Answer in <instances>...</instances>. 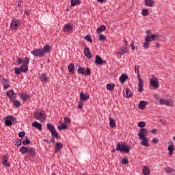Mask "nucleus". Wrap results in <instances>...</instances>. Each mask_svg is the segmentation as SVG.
<instances>
[{
  "instance_id": "41",
  "label": "nucleus",
  "mask_w": 175,
  "mask_h": 175,
  "mask_svg": "<svg viewBox=\"0 0 175 175\" xmlns=\"http://www.w3.org/2000/svg\"><path fill=\"white\" fill-rule=\"evenodd\" d=\"M28 64H29V59L28 57H26L25 59H23V65L28 66Z\"/></svg>"
},
{
  "instance_id": "47",
  "label": "nucleus",
  "mask_w": 175,
  "mask_h": 175,
  "mask_svg": "<svg viewBox=\"0 0 175 175\" xmlns=\"http://www.w3.org/2000/svg\"><path fill=\"white\" fill-rule=\"evenodd\" d=\"M161 38H162L161 34H154V40H159V39H161Z\"/></svg>"
},
{
  "instance_id": "35",
  "label": "nucleus",
  "mask_w": 175,
  "mask_h": 175,
  "mask_svg": "<svg viewBox=\"0 0 175 175\" xmlns=\"http://www.w3.org/2000/svg\"><path fill=\"white\" fill-rule=\"evenodd\" d=\"M40 80L42 82L44 81V83H47V80H49V78H47V76H46V75L42 74L40 77Z\"/></svg>"
},
{
  "instance_id": "24",
  "label": "nucleus",
  "mask_w": 175,
  "mask_h": 175,
  "mask_svg": "<svg viewBox=\"0 0 175 175\" xmlns=\"http://www.w3.org/2000/svg\"><path fill=\"white\" fill-rule=\"evenodd\" d=\"M62 148V143L57 142L55 146V152H58V151H61Z\"/></svg>"
},
{
  "instance_id": "23",
  "label": "nucleus",
  "mask_w": 175,
  "mask_h": 175,
  "mask_svg": "<svg viewBox=\"0 0 175 175\" xmlns=\"http://www.w3.org/2000/svg\"><path fill=\"white\" fill-rule=\"evenodd\" d=\"M68 72L70 75H73L75 73V64L73 63H70L68 66Z\"/></svg>"
},
{
  "instance_id": "44",
  "label": "nucleus",
  "mask_w": 175,
  "mask_h": 175,
  "mask_svg": "<svg viewBox=\"0 0 175 175\" xmlns=\"http://www.w3.org/2000/svg\"><path fill=\"white\" fill-rule=\"evenodd\" d=\"M85 39L88 42H90V43H92V38L91 37V36H90V35L85 36Z\"/></svg>"
},
{
  "instance_id": "4",
  "label": "nucleus",
  "mask_w": 175,
  "mask_h": 175,
  "mask_svg": "<svg viewBox=\"0 0 175 175\" xmlns=\"http://www.w3.org/2000/svg\"><path fill=\"white\" fill-rule=\"evenodd\" d=\"M46 129L49 131L51 133L53 137H55L56 139H60L59 136H58V133H57V130H55V127L54 125L51 123H48L46 124Z\"/></svg>"
},
{
  "instance_id": "1",
  "label": "nucleus",
  "mask_w": 175,
  "mask_h": 175,
  "mask_svg": "<svg viewBox=\"0 0 175 175\" xmlns=\"http://www.w3.org/2000/svg\"><path fill=\"white\" fill-rule=\"evenodd\" d=\"M148 135V130L147 129H140L138 133L139 139L142 140L141 142L142 146L148 147V140L147 136Z\"/></svg>"
},
{
  "instance_id": "59",
  "label": "nucleus",
  "mask_w": 175,
  "mask_h": 175,
  "mask_svg": "<svg viewBox=\"0 0 175 175\" xmlns=\"http://www.w3.org/2000/svg\"><path fill=\"white\" fill-rule=\"evenodd\" d=\"M144 90V89H143V86H139V89H138L139 92H142Z\"/></svg>"
},
{
  "instance_id": "55",
  "label": "nucleus",
  "mask_w": 175,
  "mask_h": 175,
  "mask_svg": "<svg viewBox=\"0 0 175 175\" xmlns=\"http://www.w3.org/2000/svg\"><path fill=\"white\" fill-rule=\"evenodd\" d=\"M165 172H166V173H172V172H173V170H172L171 167H167L165 168Z\"/></svg>"
},
{
  "instance_id": "12",
  "label": "nucleus",
  "mask_w": 175,
  "mask_h": 175,
  "mask_svg": "<svg viewBox=\"0 0 175 175\" xmlns=\"http://www.w3.org/2000/svg\"><path fill=\"white\" fill-rule=\"evenodd\" d=\"M27 153L28 157H31V158H35V155H36V153L35 152V148H28Z\"/></svg>"
},
{
  "instance_id": "61",
  "label": "nucleus",
  "mask_w": 175,
  "mask_h": 175,
  "mask_svg": "<svg viewBox=\"0 0 175 175\" xmlns=\"http://www.w3.org/2000/svg\"><path fill=\"white\" fill-rule=\"evenodd\" d=\"M137 80L138 81H142V77H140V73L137 74Z\"/></svg>"
},
{
  "instance_id": "26",
  "label": "nucleus",
  "mask_w": 175,
  "mask_h": 175,
  "mask_svg": "<svg viewBox=\"0 0 175 175\" xmlns=\"http://www.w3.org/2000/svg\"><path fill=\"white\" fill-rule=\"evenodd\" d=\"M32 126H33L34 128H36L37 129H38V131H42V124L36 121L32 123Z\"/></svg>"
},
{
  "instance_id": "57",
  "label": "nucleus",
  "mask_w": 175,
  "mask_h": 175,
  "mask_svg": "<svg viewBox=\"0 0 175 175\" xmlns=\"http://www.w3.org/2000/svg\"><path fill=\"white\" fill-rule=\"evenodd\" d=\"M150 85L152 87H154V77H152V78L150 79Z\"/></svg>"
},
{
  "instance_id": "28",
  "label": "nucleus",
  "mask_w": 175,
  "mask_h": 175,
  "mask_svg": "<svg viewBox=\"0 0 175 175\" xmlns=\"http://www.w3.org/2000/svg\"><path fill=\"white\" fill-rule=\"evenodd\" d=\"M142 173L144 175H149L150 174V168L148 166H144L142 169Z\"/></svg>"
},
{
  "instance_id": "32",
  "label": "nucleus",
  "mask_w": 175,
  "mask_h": 175,
  "mask_svg": "<svg viewBox=\"0 0 175 175\" xmlns=\"http://www.w3.org/2000/svg\"><path fill=\"white\" fill-rule=\"evenodd\" d=\"M133 94H132V91L129 90V88H126V98H132Z\"/></svg>"
},
{
  "instance_id": "48",
  "label": "nucleus",
  "mask_w": 175,
  "mask_h": 175,
  "mask_svg": "<svg viewBox=\"0 0 175 175\" xmlns=\"http://www.w3.org/2000/svg\"><path fill=\"white\" fill-rule=\"evenodd\" d=\"M83 105H84V101L80 100L78 103L77 109H83Z\"/></svg>"
},
{
  "instance_id": "33",
  "label": "nucleus",
  "mask_w": 175,
  "mask_h": 175,
  "mask_svg": "<svg viewBox=\"0 0 175 175\" xmlns=\"http://www.w3.org/2000/svg\"><path fill=\"white\" fill-rule=\"evenodd\" d=\"M106 87L108 91H113V90H114V87H116V85L114 83H108L107 84Z\"/></svg>"
},
{
  "instance_id": "20",
  "label": "nucleus",
  "mask_w": 175,
  "mask_h": 175,
  "mask_svg": "<svg viewBox=\"0 0 175 175\" xmlns=\"http://www.w3.org/2000/svg\"><path fill=\"white\" fill-rule=\"evenodd\" d=\"M167 150L169 151V155H173V150H175L174 143L173 142H171V145L168 146Z\"/></svg>"
},
{
  "instance_id": "9",
  "label": "nucleus",
  "mask_w": 175,
  "mask_h": 175,
  "mask_svg": "<svg viewBox=\"0 0 175 175\" xmlns=\"http://www.w3.org/2000/svg\"><path fill=\"white\" fill-rule=\"evenodd\" d=\"M3 161L2 165L3 166H6V167H10V164L8 163V160L9 159V154L5 153L3 154Z\"/></svg>"
},
{
  "instance_id": "60",
  "label": "nucleus",
  "mask_w": 175,
  "mask_h": 175,
  "mask_svg": "<svg viewBox=\"0 0 175 175\" xmlns=\"http://www.w3.org/2000/svg\"><path fill=\"white\" fill-rule=\"evenodd\" d=\"M159 142V140H158V138H154V144H158Z\"/></svg>"
},
{
  "instance_id": "30",
  "label": "nucleus",
  "mask_w": 175,
  "mask_h": 175,
  "mask_svg": "<svg viewBox=\"0 0 175 175\" xmlns=\"http://www.w3.org/2000/svg\"><path fill=\"white\" fill-rule=\"evenodd\" d=\"M159 87V81L157 77H154V90H158Z\"/></svg>"
},
{
  "instance_id": "62",
  "label": "nucleus",
  "mask_w": 175,
  "mask_h": 175,
  "mask_svg": "<svg viewBox=\"0 0 175 175\" xmlns=\"http://www.w3.org/2000/svg\"><path fill=\"white\" fill-rule=\"evenodd\" d=\"M55 137H53L51 138V140H50V143H55Z\"/></svg>"
},
{
  "instance_id": "49",
  "label": "nucleus",
  "mask_w": 175,
  "mask_h": 175,
  "mask_svg": "<svg viewBox=\"0 0 175 175\" xmlns=\"http://www.w3.org/2000/svg\"><path fill=\"white\" fill-rule=\"evenodd\" d=\"M22 141L20 139H17L15 143V146H17V147H21Z\"/></svg>"
},
{
  "instance_id": "8",
  "label": "nucleus",
  "mask_w": 175,
  "mask_h": 175,
  "mask_svg": "<svg viewBox=\"0 0 175 175\" xmlns=\"http://www.w3.org/2000/svg\"><path fill=\"white\" fill-rule=\"evenodd\" d=\"M16 121V118L13 116H9L6 117L5 124L6 126H11L12 125L13 122Z\"/></svg>"
},
{
  "instance_id": "54",
  "label": "nucleus",
  "mask_w": 175,
  "mask_h": 175,
  "mask_svg": "<svg viewBox=\"0 0 175 175\" xmlns=\"http://www.w3.org/2000/svg\"><path fill=\"white\" fill-rule=\"evenodd\" d=\"M64 122L65 124H70V120L68 117L64 118Z\"/></svg>"
},
{
  "instance_id": "45",
  "label": "nucleus",
  "mask_w": 175,
  "mask_h": 175,
  "mask_svg": "<svg viewBox=\"0 0 175 175\" xmlns=\"http://www.w3.org/2000/svg\"><path fill=\"white\" fill-rule=\"evenodd\" d=\"M16 64L17 65H21V64H23V59L21 57H18L16 59Z\"/></svg>"
},
{
  "instance_id": "34",
  "label": "nucleus",
  "mask_w": 175,
  "mask_h": 175,
  "mask_svg": "<svg viewBox=\"0 0 175 175\" xmlns=\"http://www.w3.org/2000/svg\"><path fill=\"white\" fill-rule=\"evenodd\" d=\"M109 126L110 128H116V122L113 118H109Z\"/></svg>"
},
{
  "instance_id": "58",
  "label": "nucleus",
  "mask_w": 175,
  "mask_h": 175,
  "mask_svg": "<svg viewBox=\"0 0 175 175\" xmlns=\"http://www.w3.org/2000/svg\"><path fill=\"white\" fill-rule=\"evenodd\" d=\"M143 84H144V81H143V80L139 81V84H138L139 87H143Z\"/></svg>"
},
{
  "instance_id": "13",
  "label": "nucleus",
  "mask_w": 175,
  "mask_h": 175,
  "mask_svg": "<svg viewBox=\"0 0 175 175\" xmlns=\"http://www.w3.org/2000/svg\"><path fill=\"white\" fill-rule=\"evenodd\" d=\"M51 49L52 48L50 46V45H45L42 49H41L42 55L44 57V55H46V53H50Z\"/></svg>"
},
{
  "instance_id": "21",
  "label": "nucleus",
  "mask_w": 175,
  "mask_h": 175,
  "mask_svg": "<svg viewBox=\"0 0 175 175\" xmlns=\"http://www.w3.org/2000/svg\"><path fill=\"white\" fill-rule=\"evenodd\" d=\"M127 79H128V75L124 74V73H123L120 77L119 81H120V83L122 84H124V83H125V81H126Z\"/></svg>"
},
{
  "instance_id": "51",
  "label": "nucleus",
  "mask_w": 175,
  "mask_h": 175,
  "mask_svg": "<svg viewBox=\"0 0 175 175\" xmlns=\"http://www.w3.org/2000/svg\"><path fill=\"white\" fill-rule=\"evenodd\" d=\"M135 73H137V75H139V73H140V66H135Z\"/></svg>"
},
{
  "instance_id": "63",
  "label": "nucleus",
  "mask_w": 175,
  "mask_h": 175,
  "mask_svg": "<svg viewBox=\"0 0 175 175\" xmlns=\"http://www.w3.org/2000/svg\"><path fill=\"white\" fill-rule=\"evenodd\" d=\"M131 49H132V50H135V44H134L133 43H131Z\"/></svg>"
},
{
  "instance_id": "5",
  "label": "nucleus",
  "mask_w": 175,
  "mask_h": 175,
  "mask_svg": "<svg viewBox=\"0 0 175 175\" xmlns=\"http://www.w3.org/2000/svg\"><path fill=\"white\" fill-rule=\"evenodd\" d=\"M159 103L161 105H165V106H174V103L172 98H161L159 100Z\"/></svg>"
},
{
  "instance_id": "56",
  "label": "nucleus",
  "mask_w": 175,
  "mask_h": 175,
  "mask_svg": "<svg viewBox=\"0 0 175 175\" xmlns=\"http://www.w3.org/2000/svg\"><path fill=\"white\" fill-rule=\"evenodd\" d=\"M18 136L19 137H24V136H25V133L24 131H21L18 133Z\"/></svg>"
},
{
  "instance_id": "43",
  "label": "nucleus",
  "mask_w": 175,
  "mask_h": 175,
  "mask_svg": "<svg viewBox=\"0 0 175 175\" xmlns=\"http://www.w3.org/2000/svg\"><path fill=\"white\" fill-rule=\"evenodd\" d=\"M66 128H68V126H66V124H62L59 126L57 127L59 131H62V129H66Z\"/></svg>"
},
{
  "instance_id": "22",
  "label": "nucleus",
  "mask_w": 175,
  "mask_h": 175,
  "mask_svg": "<svg viewBox=\"0 0 175 175\" xmlns=\"http://www.w3.org/2000/svg\"><path fill=\"white\" fill-rule=\"evenodd\" d=\"M7 96L10 98V99H14L16 94H14V91L13 90H10L7 92Z\"/></svg>"
},
{
  "instance_id": "42",
  "label": "nucleus",
  "mask_w": 175,
  "mask_h": 175,
  "mask_svg": "<svg viewBox=\"0 0 175 175\" xmlns=\"http://www.w3.org/2000/svg\"><path fill=\"white\" fill-rule=\"evenodd\" d=\"M139 128H141V129H143L144 126H146V122L142 121L138 123Z\"/></svg>"
},
{
  "instance_id": "38",
  "label": "nucleus",
  "mask_w": 175,
  "mask_h": 175,
  "mask_svg": "<svg viewBox=\"0 0 175 175\" xmlns=\"http://www.w3.org/2000/svg\"><path fill=\"white\" fill-rule=\"evenodd\" d=\"M70 1H71V6H76L81 3V1H80V0H70Z\"/></svg>"
},
{
  "instance_id": "25",
  "label": "nucleus",
  "mask_w": 175,
  "mask_h": 175,
  "mask_svg": "<svg viewBox=\"0 0 175 175\" xmlns=\"http://www.w3.org/2000/svg\"><path fill=\"white\" fill-rule=\"evenodd\" d=\"M19 96L22 100H24V102H25V100L27 99H30L29 94H20Z\"/></svg>"
},
{
  "instance_id": "37",
  "label": "nucleus",
  "mask_w": 175,
  "mask_h": 175,
  "mask_svg": "<svg viewBox=\"0 0 175 175\" xmlns=\"http://www.w3.org/2000/svg\"><path fill=\"white\" fill-rule=\"evenodd\" d=\"M21 72H23V73H25L28 72V66L23 64L21 67Z\"/></svg>"
},
{
  "instance_id": "53",
  "label": "nucleus",
  "mask_w": 175,
  "mask_h": 175,
  "mask_svg": "<svg viewBox=\"0 0 175 175\" xmlns=\"http://www.w3.org/2000/svg\"><path fill=\"white\" fill-rule=\"evenodd\" d=\"M105 39H106V36H105L103 34L98 36V40H105Z\"/></svg>"
},
{
  "instance_id": "50",
  "label": "nucleus",
  "mask_w": 175,
  "mask_h": 175,
  "mask_svg": "<svg viewBox=\"0 0 175 175\" xmlns=\"http://www.w3.org/2000/svg\"><path fill=\"white\" fill-rule=\"evenodd\" d=\"M15 75H20L21 73V70L19 68H15L14 69Z\"/></svg>"
},
{
  "instance_id": "52",
  "label": "nucleus",
  "mask_w": 175,
  "mask_h": 175,
  "mask_svg": "<svg viewBox=\"0 0 175 175\" xmlns=\"http://www.w3.org/2000/svg\"><path fill=\"white\" fill-rule=\"evenodd\" d=\"M12 103L14 106H16V107H18V106H20V101L18 100H13Z\"/></svg>"
},
{
  "instance_id": "14",
  "label": "nucleus",
  "mask_w": 175,
  "mask_h": 175,
  "mask_svg": "<svg viewBox=\"0 0 175 175\" xmlns=\"http://www.w3.org/2000/svg\"><path fill=\"white\" fill-rule=\"evenodd\" d=\"M88 99H90L89 94H84L83 92H80V100L82 102H85Z\"/></svg>"
},
{
  "instance_id": "15",
  "label": "nucleus",
  "mask_w": 175,
  "mask_h": 175,
  "mask_svg": "<svg viewBox=\"0 0 175 175\" xmlns=\"http://www.w3.org/2000/svg\"><path fill=\"white\" fill-rule=\"evenodd\" d=\"M19 23H20V20H18V21L12 20L10 25L11 29H17Z\"/></svg>"
},
{
  "instance_id": "7",
  "label": "nucleus",
  "mask_w": 175,
  "mask_h": 175,
  "mask_svg": "<svg viewBox=\"0 0 175 175\" xmlns=\"http://www.w3.org/2000/svg\"><path fill=\"white\" fill-rule=\"evenodd\" d=\"M154 40V34L150 36H146L145 38V42H144V47L145 49H148L150 47V42Z\"/></svg>"
},
{
  "instance_id": "11",
  "label": "nucleus",
  "mask_w": 175,
  "mask_h": 175,
  "mask_svg": "<svg viewBox=\"0 0 175 175\" xmlns=\"http://www.w3.org/2000/svg\"><path fill=\"white\" fill-rule=\"evenodd\" d=\"M94 64L96 65H103V64H107V62L103 59H102V57L99 55H96V59L94 61Z\"/></svg>"
},
{
  "instance_id": "29",
  "label": "nucleus",
  "mask_w": 175,
  "mask_h": 175,
  "mask_svg": "<svg viewBox=\"0 0 175 175\" xmlns=\"http://www.w3.org/2000/svg\"><path fill=\"white\" fill-rule=\"evenodd\" d=\"M145 6H148L149 8H152L154 5V1L152 0H145Z\"/></svg>"
},
{
  "instance_id": "40",
  "label": "nucleus",
  "mask_w": 175,
  "mask_h": 175,
  "mask_svg": "<svg viewBox=\"0 0 175 175\" xmlns=\"http://www.w3.org/2000/svg\"><path fill=\"white\" fill-rule=\"evenodd\" d=\"M142 14L144 17H147V16H148V14H150L148 10L147 9H143L142 10Z\"/></svg>"
},
{
  "instance_id": "39",
  "label": "nucleus",
  "mask_w": 175,
  "mask_h": 175,
  "mask_svg": "<svg viewBox=\"0 0 175 175\" xmlns=\"http://www.w3.org/2000/svg\"><path fill=\"white\" fill-rule=\"evenodd\" d=\"M25 139L23 141L22 144L23 146H28V144H31V140L28 139V137H25Z\"/></svg>"
},
{
  "instance_id": "6",
  "label": "nucleus",
  "mask_w": 175,
  "mask_h": 175,
  "mask_svg": "<svg viewBox=\"0 0 175 175\" xmlns=\"http://www.w3.org/2000/svg\"><path fill=\"white\" fill-rule=\"evenodd\" d=\"M77 73H79V75H84V76H91V69L88 68L85 71V68L79 66Z\"/></svg>"
},
{
  "instance_id": "18",
  "label": "nucleus",
  "mask_w": 175,
  "mask_h": 175,
  "mask_svg": "<svg viewBox=\"0 0 175 175\" xmlns=\"http://www.w3.org/2000/svg\"><path fill=\"white\" fill-rule=\"evenodd\" d=\"M147 105H148V102L147 101H140L138 105L139 109H140V110H144V109H146V106H147Z\"/></svg>"
},
{
  "instance_id": "16",
  "label": "nucleus",
  "mask_w": 175,
  "mask_h": 175,
  "mask_svg": "<svg viewBox=\"0 0 175 175\" xmlns=\"http://www.w3.org/2000/svg\"><path fill=\"white\" fill-rule=\"evenodd\" d=\"M83 53L88 59H91V58H92V55L91 54V51H90V48L85 46Z\"/></svg>"
},
{
  "instance_id": "17",
  "label": "nucleus",
  "mask_w": 175,
  "mask_h": 175,
  "mask_svg": "<svg viewBox=\"0 0 175 175\" xmlns=\"http://www.w3.org/2000/svg\"><path fill=\"white\" fill-rule=\"evenodd\" d=\"M2 83L4 90H8L10 87L9 79H3Z\"/></svg>"
},
{
  "instance_id": "27",
  "label": "nucleus",
  "mask_w": 175,
  "mask_h": 175,
  "mask_svg": "<svg viewBox=\"0 0 175 175\" xmlns=\"http://www.w3.org/2000/svg\"><path fill=\"white\" fill-rule=\"evenodd\" d=\"M104 31H106V26L105 25L99 26L98 28L96 29V33H100L102 32H104Z\"/></svg>"
},
{
  "instance_id": "3",
  "label": "nucleus",
  "mask_w": 175,
  "mask_h": 175,
  "mask_svg": "<svg viewBox=\"0 0 175 175\" xmlns=\"http://www.w3.org/2000/svg\"><path fill=\"white\" fill-rule=\"evenodd\" d=\"M46 112L42 109H37L34 113V118L38 120V121H40L41 122L46 121Z\"/></svg>"
},
{
  "instance_id": "36",
  "label": "nucleus",
  "mask_w": 175,
  "mask_h": 175,
  "mask_svg": "<svg viewBox=\"0 0 175 175\" xmlns=\"http://www.w3.org/2000/svg\"><path fill=\"white\" fill-rule=\"evenodd\" d=\"M19 151L21 154H27V152H28V148L26 146H22L20 148Z\"/></svg>"
},
{
  "instance_id": "46",
  "label": "nucleus",
  "mask_w": 175,
  "mask_h": 175,
  "mask_svg": "<svg viewBox=\"0 0 175 175\" xmlns=\"http://www.w3.org/2000/svg\"><path fill=\"white\" fill-rule=\"evenodd\" d=\"M121 163L122 165H128L129 163L128 159L126 158H122L121 159Z\"/></svg>"
},
{
  "instance_id": "19",
  "label": "nucleus",
  "mask_w": 175,
  "mask_h": 175,
  "mask_svg": "<svg viewBox=\"0 0 175 175\" xmlns=\"http://www.w3.org/2000/svg\"><path fill=\"white\" fill-rule=\"evenodd\" d=\"M73 29V26L72 25L67 23L65 24L64 27V32H70Z\"/></svg>"
},
{
  "instance_id": "2",
  "label": "nucleus",
  "mask_w": 175,
  "mask_h": 175,
  "mask_svg": "<svg viewBox=\"0 0 175 175\" xmlns=\"http://www.w3.org/2000/svg\"><path fill=\"white\" fill-rule=\"evenodd\" d=\"M132 148V146H126V144H124V143H120L118 142L117 144V147L116 148H113L111 150V152H116V151H120V152H126V154H129V151Z\"/></svg>"
},
{
  "instance_id": "31",
  "label": "nucleus",
  "mask_w": 175,
  "mask_h": 175,
  "mask_svg": "<svg viewBox=\"0 0 175 175\" xmlns=\"http://www.w3.org/2000/svg\"><path fill=\"white\" fill-rule=\"evenodd\" d=\"M126 50H128V49L126 47L120 48L118 51L119 55H124V54H125V53H126Z\"/></svg>"
},
{
  "instance_id": "64",
  "label": "nucleus",
  "mask_w": 175,
  "mask_h": 175,
  "mask_svg": "<svg viewBox=\"0 0 175 175\" xmlns=\"http://www.w3.org/2000/svg\"><path fill=\"white\" fill-rule=\"evenodd\" d=\"M154 98L159 102L160 99H159V96H158V94H155Z\"/></svg>"
},
{
  "instance_id": "10",
  "label": "nucleus",
  "mask_w": 175,
  "mask_h": 175,
  "mask_svg": "<svg viewBox=\"0 0 175 175\" xmlns=\"http://www.w3.org/2000/svg\"><path fill=\"white\" fill-rule=\"evenodd\" d=\"M31 54L34 57H44L41 49H33V51H31Z\"/></svg>"
}]
</instances>
